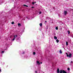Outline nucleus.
<instances>
[{
  "mask_svg": "<svg viewBox=\"0 0 73 73\" xmlns=\"http://www.w3.org/2000/svg\"><path fill=\"white\" fill-rule=\"evenodd\" d=\"M17 37H18V36L17 35H14L12 37L11 39V41H14L15 40V38L17 42H19L20 41L19 40V38H17Z\"/></svg>",
  "mask_w": 73,
  "mask_h": 73,
  "instance_id": "f257e3e1",
  "label": "nucleus"
},
{
  "mask_svg": "<svg viewBox=\"0 0 73 73\" xmlns=\"http://www.w3.org/2000/svg\"><path fill=\"white\" fill-rule=\"evenodd\" d=\"M67 57H68L69 58H70L72 57V54L71 53H70V54L67 55Z\"/></svg>",
  "mask_w": 73,
  "mask_h": 73,
  "instance_id": "f03ea898",
  "label": "nucleus"
},
{
  "mask_svg": "<svg viewBox=\"0 0 73 73\" xmlns=\"http://www.w3.org/2000/svg\"><path fill=\"white\" fill-rule=\"evenodd\" d=\"M26 18H27V19H29V20H31V17L29 16H26Z\"/></svg>",
  "mask_w": 73,
  "mask_h": 73,
  "instance_id": "7ed1b4c3",
  "label": "nucleus"
},
{
  "mask_svg": "<svg viewBox=\"0 0 73 73\" xmlns=\"http://www.w3.org/2000/svg\"><path fill=\"white\" fill-rule=\"evenodd\" d=\"M67 11H64V14L65 15H66L67 14Z\"/></svg>",
  "mask_w": 73,
  "mask_h": 73,
  "instance_id": "20e7f679",
  "label": "nucleus"
},
{
  "mask_svg": "<svg viewBox=\"0 0 73 73\" xmlns=\"http://www.w3.org/2000/svg\"><path fill=\"white\" fill-rule=\"evenodd\" d=\"M37 64H38V65H40V62H39L38 61H37L36 62Z\"/></svg>",
  "mask_w": 73,
  "mask_h": 73,
  "instance_id": "39448f33",
  "label": "nucleus"
},
{
  "mask_svg": "<svg viewBox=\"0 0 73 73\" xmlns=\"http://www.w3.org/2000/svg\"><path fill=\"white\" fill-rule=\"evenodd\" d=\"M54 40H57V37L56 36H54Z\"/></svg>",
  "mask_w": 73,
  "mask_h": 73,
  "instance_id": "423d86ee",
  "label": "nucleus"
},
{
  "mask_svg": "<svg viewBox=\"0 0 73 73\" xmlns=\"http://www.w3.org/2000/svg\"><path fill=\"white\" fill-rule=\"evenodd\" d=\"M62 73H66V72L64 70H63L62 71Z\"/></svg>",
  "mask_w": 73,
  "mask_h": 73,
  "instance_id": "0eeeda50",
  "label": "nucleus"
},
{
  "mask_svg": "<svg viewBox=\"0 0 73 73\" xmlns=\"http://www.w3.org/2000/svg\"><path fill=\"white\" fill-rule=\"evenodd\" d=\"M39 25L40 27H42V23H40Z\"/></svg>",
  "mask_w": 73,
  "mask_h": 73,
  "instance_id": "6e6552de",
  "label": "nucleus"
},
{
  "mask_svg": "<svg viewBox=\"0 0 73 73\" xmlns=\"http://www.w3.org/2000/svg\"><path fill=\"white\" fill-rule=\"evenodd\" d=\"M56 42L57 43H58V42H59V40H58L57 39V40H56Z\"/></svg>",
  "mask_w": 73,
  "mask_h": 73,
  "instance_id": "1a4fd4ad",
  "label": "nucleus"
},
{
  "mask_svg": "<svg viewBox=\"0 0 73 73\" xmlns=\"http://www.w3.org/2000/svg\"><path fill=\"white\" fill-rule=\"evenodd\" d=\"M59 53H60V54H62V51H61V50H60V51H59Z\"/></svg>",
  "mask_w": 73,
  "mask_h": 73,
  "instance_id": "9d476101",
  "label": "nucleus"
},
{
  "mask_svg": "<svg viewBox=\"0 0 73 73\" xmlns=\"http://www.w3.org/2000/svg\"><path fill=\"white\" fill-rule=\"evenodd\" d=\"M4 53V51H2L1 52V53L2 54V53Z\"/></svg>",
  "mask_w": 73,
  "mask_h": 73,
  "instance_id": "9b49d317",
  "label": "nucleus"
},
{
  "mask_svg": "<svg viewBox=\"0 0 73 73\" xmlns=\"http://www.w3.org/2000/svg\"><path fill=\"white\" fill-rule=\"evenodd\" d=\"M23 6H24V7H28V6L26 5H23Z\"/></svg>",
  "mask_w": 73,
  "mask_h": 73,
  "instance_id": "f8f14e48",
  "label": "nucleus"
},
{
  "mask_svg": "<svg viewBox=\"0 0 73 73\" xmlns=\"http://www.w3.org/2000/svg\"><path fill=\"white\" fill-rule=\"evenodd\" d=\"M55 29L56 30H58V27H56L55 28Z\"/></svg>",
  "mask_w": 73,
  "mask_h": 73,
  "instance_id": "ddd939ff",
  "label": "nucleus"
},
{
  "mask_svg": "<svg viewBox=\"0 0 73 73\" xmlns=\"http://www.w3.org/2000/svg\"><path fill=\"white\" fill-rule=\"evenodd\" d=\"M33 54L34 55H35V54H36V52H33Z\"/></svg>",
  "mask_w": 73,
  "mask_h": 73,
  "instance_id": "4468645a",
  "label": "nucleus"
},
{
  "mask_svg": "<svg viewBox=\"0 0 73 73\" xmlns=\"http://www.w3.org/2000/svg\"><path fill=\"white\" fill-rule=\"evenodd\" d=\"M35 73H37V70H35Z\"/></svg>",
  "mask_w": 73,
  "mask_h": 73,
  "instance_id": "2eb2a0df",
  "label": "nucleus"
},
{
  "mask_svg": "<svg viewBox=\"0 0 73 73\" xmlns=\"http://www.w3.org/2000/svg\"><path fill=\"white\" fill-rule=\"evenodd\" d=\"M18 25L19 26H20L21 25V24H20V23H18Z\"/></svg>",
  "mask_w": 73,
  "mask_h": 73,
  "instance_id": "dca6fc26",
  "label": "nucleus"
},
{
  "mask_svg": "<svg viewBox=\"0 0 73 73\" xmlns=\"http://www.w3.org/2000/svg\"><path fill=\"white\" fill-rule=\"evenodd\" d=\"M66 45H68V42H66Z\"/></svg>",
  "mask_w": 73,
  "mask_h": 73,
  "instance_id": "f3484780",
  "label": "nucleus"
},
{
  "mask_svg": "<svg viewBox=\"0 0 73 73\" xmlns=\"http://www.w3.org/2000/svg\"><path fill=\"white\" fill-rule=\"evenodd\" d=\"M41 13H42V12L40 11L39 13V14H41Z\"/></svg>",
  "mask_w": 73,
  "mask_h": 73,
  "instance_id": "a211bd4d",
  "label": "nucleus"
},
{
  "mask_svg": "<svg viewBox=\"0 0 73 73\" xmlns=\"http://www.w3.org/2000/svg\"><path fill=\"white\" fill-rule=\"evenodd\" d=\"M68 70H70V68H68Z\"/></svg>",
  "mask_w": 73,
  "mask_h": 73,
  "instance_id": "6ab92c4d",
  "label": "nucleus"
},
{
  "mask_svg": "<svg viewBox=\"0 0 73 73\" xmlns=\"http://www.w3.org/2000/svg\"><path fill=\"white\" fill-rule=\"evenodd\" d=\"M12 24H14V22H13L12 23H11Z\"/></svg>",
  "mask_w": 73,
  "mask_h": 73,
  "instance_id": "aec40b11",
  "label": "nucleus"
},
{
  "mask_svg": "<svg viewBox=\"0 0 73 73\" xmlns=\"http://www.w3.org/2000/svg\"><path fill=\"white\" fill-rule=\"evenodd\" d=\"M66 54L67 55H67H68V53H66Z\"/></svg>",
  "mask_w": 73,
  "mask_h": 73,
  "instance_id": "412c9836",
  "label": "nucleus"
},
{
  "mask_svg": "<svg viewBox=\"0 0 73 73\" xmlns=\"http://www.w3.org/2000/svg\"><path fill=\"white\" fill-rule=\"evenodd\" d=\"M73 63V61H72L71 62H70V64H72V63Z\"/></svg>",
  "mask_w": 73,
  "mask_h": 73,
  "instance_id": "4be33fe9",
  "label": "nucleus"
},
{
  "mask_svg": "<svg viewBox=\"0 0 73 73\" xmlns=\"http://www.w3.org/2000/svg\"><path fill=\"white\" fill-rule=\"evenodd\" d=\"M35 4V3L34 2H33V4Z\"/></svg>",
  "mask_w": 73,
  "mask_h": 73,
  "instance_id": "5701e85b",
  "label": "nucleus"
},
{
  "mask_svg": "<svg viewBox=\"0 0 73 73\" xmlns=\"http://www.w3.org/2000/svg\"><path fill=\"white\" fill-rule=\"evenodd\" d=\"M32 8H34V7H31Z\"/></svg>",
  "mask_w": 73,
  "mask_h": 73,
  "instance_id": "b1692460",
  "label": "nucleus"
},
{
  "mask_svg": "<svg viewBox=\"0 0 73 73\" xmlns=\"http://www.w3.org/2000/svg\"><path fill=\"white\" fill-rule=\"evenodd\" d=\"M0 72H1V69H0Z\"/></svg>",
  "mask_w": 73,
  "mask_h": 73,
  "instance_id": "393cba45",
  "label": "nucleus"
},
{
  "mask_svg": "<svg viewBox=\"0 0 73 73\" xmlns=\"http://www.w3.org/2000/svg\"><path fill=\"white\" fill-rule=\"evenodd\" d=\"M12 36H11V37H10V38H11V37H12Z\"/></svg>",
  "mask_w": 73,
  "mask_h": 73,
  "instance_id": "a878e982",
  "label": "nucleus"
},
{
  "mask_svg": "<svg viewBox=\"0 0 73 73\" xmlns=\"http://www.w3.org/2000/svg\"><path fill=\"white\" fill-rule=\"evenodd\" d=\"M40 63V64H42V62H41Z\"/></svg>",
  "mask_w": 73,
  "mask_h": 73,
  "instance_id": "bb28decb",
  "label": "nucleus"
},
{
  "mask_svg": "<svg viewBox=\"0 0 73 73\" xmlns=\"http://www.w3.org/2000/svg\"><path fill=\"white\" fill-rule=\"evenodd\" d=\"M34 3H36V2H34Z\"/></svg>",
  "mask_w": 73,
  "mask_h": 73,
  "instance_id": "cd10ccee",
  "label": "nucleus"
},
{
  "mask_svg": "<svg viewBox=\"0 0 73 73\" xmlns=\"http://www.w3.org/2000/svg\"><path fill=\"white\" fill-rule=\"evenodd\" d=\"M45 22H46V21H45Z\"/></svg>",
  "mask_w": 73,
  "mask_h": 73,
  "instance_id": "c85d7f7f",
  "label": "nucleus"
},
{
  "mask_svg": "<svg viewBox=\"0 0 73 73\" xmlns=\"http://www.w3.org/2000/svg\"><path fill=\"white\" fill-rule=\"evenodd\" d=\"M68 33V34H69V33Z\"/></svg>",
  "mask_w": 73,
  "mask_h": 73,
  "instance_id": "c756f323",
  "label": "nucleus"
}]
</instances>
